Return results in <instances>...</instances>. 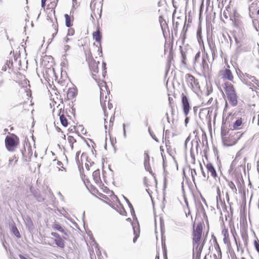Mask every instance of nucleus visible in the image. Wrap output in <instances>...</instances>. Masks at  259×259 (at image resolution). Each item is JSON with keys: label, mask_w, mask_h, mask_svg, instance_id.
Segmentation results:
<instances>
[{"label": "nucleus", "mask_w": 259, "mask_h": 259, "mask_svg": "<svg viewBox=\"0 0 259 259\" xmlns=\"http://www.w3.org/2000/svg\"><path fill=\"white\" fill-rule=\"evenodd\" d=\"M224 89L228 100L232 106H235L238 104L237 96L233 85L229 82L224 83Z\"/></svg>", "instance_id": "f257e3e1"}, {"label": "nucleus", "mask_w": 259, "mask_h": 259, "mask_svg": "<svg viewBox=\"0 0 259 259\" xmlns=\"http://www.w3.org/2000/svg\"><path fill=\"white\" fill-rule=\"evenodd\" d=\"M19 142V138L14 134L7 136L5 139V145L9 151H13Z\"/></svg>", "instance_id": "f03ea898"}, {"label": "nucleus", "mask_w": 259, "mask_h": 259, "mask_svg": "<svg viewBox=\"0 0 259 259\" xmlns=\"http://www.w3.org/2000/svg\"><path fill=\"white\" fill-rule=\"evenodd\" d=\"M203 224L199 223L197 225L195 229H194L193 232V246H199V242L202 236L203 229Z\"/></svg>", "instance_id": "7ed1b4c3"}, {"label": "nucleus", "mask_w": 259, "mask_h": 259, "mask_svg": "<svg viewBox=\"0 0 259 259\" xmlns=\"http://www.w3.org/2000/svg\"><path fill=\"white\" fill-rule=\"evenodd\" d=\"M87 60L88 61V64L91 71L92 72L93 78L97 80V75L94 73L98 72V65L100 63L99 61H96L94 59H89V57H87Z\"/></svg>", "instance_id": "20e7f679"}, {"label": "nucleus", "mask_w": 259, "mask_h": 259, "mask_svg": "<svg viewBox=\"0 0 259 259\" xmlns=\"http://www.w3.org/2000/svg\"><path fill=\"white\" fill-rule=\"evenodd\" d=\"M200 142V139L197 135H195V139L193 140L191 142L192 147L190 149V156L191 158L194 161L195 159V155L193 152L194 148H195L197 153L198 152V148L199 147V143Z\"/></svg>", "instance_id": "39448f33"}, {"label": "nucleus", "mask_w": 259, "mask_h": 259, "mask_svg": "<svg viewBox=\"0 0 259 259\" xmlns=\"http://www.w3.org/2000/svg\"><path fill=\"white\" fill-rule=\"evenodd\" d=\"M185 79L188 86L192 89L197 88L198 82L192 75L189 73L186 74Z\"/></svg>", "instance_id": "423d86ee"}, {"label": "nucleus", "mask_w": 259, "mask_h": 259, "mask_svg": "<svg viewBox=\"0 0 259 259\" xmlns=\"http://www.w3.org/2000/svg\"><path fill=\"white\" fill-rule=\"evenodd\" d=\"M182 104L184 113L186 116L189 113L190 106L187 97L184 94L182 95Z\"/></svg>", "instance_id": "0eeeda50"}, {"label": "nucleus", "mask_w": 259, "mask_h": 259, "mask_svg": "<svg viewBox=\"0 0 259 259\" xmlns=\"http://www.w3.org/2000/svg\"><path fill=\"white\" fill-rule=\"evenodd\" d=\"M208 55L206 53L205 56H203L201 59V61L199 65L200 69L202 73H205L208 72L209 70V66L207 63Z\"/></svg>", "instance_id": "6e6552de"}, {"label": "nucleus", "mask_w": 259, "mask_h": 259, "mask_svg": "<svg viewBox=\"0 0 259 259\" xmlns=\"http://www.w3.org/2000/svg\"><path fill=\"white\" fill-rule=\"evenodd\" d=\"M93 36L94 39H95L96 42L100 44V47L98 49L99 54H102V50L101 48V39H102V34L100 31L99 29H98L96 31L94 32L93 34Z\"/></svg>", "instance_id": "1a4fd4ad"}, {"label": "nucleus", "mask_w": 259, "mask_h": 259, "mask_svg": "<svg viewBox=\"0 0 259 259\" xmlns=\"http://www.w3.org/2000/svg\"><path fill=\"white\" fill-rule=\"evenodd\" d=\"M208 44L210 51L211 53L212 60H214L218 57V51L215 42L212 40L208 39Z\"/></svg>", "instance_id": "9d476101"}, {"label": "nucleus", "mask_w": 259, "mask_h": 259, "mask_svg": "<svg viewBox=\"0 0 259 259\" xmlns=\"http://www.w3.org/2000/svg\"><path fill=\"white\" fill-rule=\"evenodd\" d=\"M221 75L224 79L233 81V75L231 71L229 68H226L225 70H222L221 71Z\"/></svg>", "instance_id": "9b49d317"}, {"label": "nucleus", "mask_w": 259, "mask_h": 259, "mask_svg": "<svg viewBox=\"0 0 259 259\" xmlns=\"http://www.w3.org/2000/svg\"><path fill=\"white\" fill-rule=\"evenodd\" d=\"M150 157L147 153H145L144 165L146 170L149 172L152 175H154L150 165Z\"/></svg>", "instance_id": "f8f14e48"}, {"label": "nucleus", "mask_w": 259, "mask_h": 259, "mask_svg": "<svg viewBox=\"0 0 259 259\" xmlns=\"http://www.w3.org/2000/svg\"><path fill=\"white\" fill-rule=\"evenodd\" d=\"M259 9V0H254L249 7V14H253L254 13Z\"/></svg>", "instance_id": "ddd939ff"}, {"label": "nucleus", "mask_w": 259, "mask_h": 259, "mask_svg": "<svg viewBox=\"0 0 259 259\" xmlns=\"http://www.w3.org/2000/svg\"><path fill=\"white\" fill-rule=\"evenodd\" d=\"M206 168L208 172L210 173L211 176L213 178H216L218 176L215 169L211 163H208L207 164Z\"/></svg>", "instance_id": "4468645a"}, {"label": "nucleus", "mask_w": 259, "mask_h": 259, "mask_svg": "<svg viewBox=\"0 0 259 259\" xmlns=\"http://www.w3.org/2000/svg\"><path fill=\"white\" fill-rule=\"evenodd\" d=\"M228 131L227 129L225 128L224 126H222L221 127V137L223 142L224 144L227 145L228 146H230L231 144H229L227 143L226 136L228 134Z\"/></svg>", "instance_id": "2eb2a0df"}, {"label": "nucleus", "mask_w": 259, "mask_h": 259, "mask_svg": "<svg viewBox=\"0 0 259 259\" xmlns=\"http://www.w3.org/2000/svg\"><path fill=\"white\" fill-rule=\"evenodd\" d=\"M66 239V238L63 237H60L57 239H54V241L55 244L59 247L61 248H64L65 247V241L64 240Z\"/></svg>", "instance_id": "dca6fc26"}, {"label": "nucleus", "mask_w": 259, "mask_h": 259, "mask_svg": "<svg viewBox=\"0 0 259 259\" xmlns=\"http://www.w3.org/2000/svg\"><path fill=\"white\" fill-rule=\"evenodd\" d=\"M52 228L54 230L62 232L66 236L67 235V231L64 229L58 223L55 222L53 225Z\"/></svg>", "instance_id": "f3484780"}, {"label": "nucleus", "mask_w": 259, "mask_h": 259, "mask_svg": "<svg viewBox=\"0 0 259 259\" xmlns=\"http://www.w3.org/2000/svg\"><path fill=\"white\" fill-rule=\"evenodd\" d=\"M241 238L243 241L245 247H247L248 245V237L247 230H241Z\"/></svg>", "instance_id": "a211bd4d"}, {"label": "nucleus", "mask_w": 259, "mask_h": 259, "mask_svg": "<svg viewBox=\"0 0 259 259\" xmlns=\"http://www.w3.org/2000/svg\"><path fill=\"white\" fill-rule=\"evenodd\" d=\"M93 179L96 184L101 183L100 178V172L99 169L95 170L93 173Z\"/></svg>", "instance_id": "6ab92c4d"}, {"label": "nucleus", "mask_w": 259, "mask_h": 259, "mask_svg": "<svg viewBox=\"0 0 259 259\" xmlns=\"http://www.w3.org/2000/svg\"><path fill=\"white\" fill-rule=\"evenodd\" d=\"M77 93L74 89L70 88L67 94V97L68 100L72 99L76 97Z\"/></svg>", "instance_id": "aec40b11"}, {"label": "nucleus", "mask_w": 259, "mask_h": 259, "mask_svg": "<svg viewBox=\"0 0 259 259\" xmlns=\"http://www.w3.org/2000/svg\"><path fill=\"white\" fill-rule=\"evenodd\" d=\"M33 193L34 197L36 199L37 201L42 202L44 200V198L40 193V192L38 191L34 190V191H31Z\"/></svg>", "instance_id": "412c9836"}, {"label": "nucleus", "mask_w": 259, "mask_h": 259, "mask_svg": "<svg viewBox=\"0 0 259 259\" xmlns=\"http://www.w3.org/2000/svg\"><path fill=\"white\" fill-rule=\"evenodd\" d=\"M243 134V133L238 132L235 133L234 135H232V138L233 140H234L233 144H235L237 142V141L241 138V137H242ZM231 145H232V144H231Z\"/></svg>", "instance_id": "4be33fe9"}, {"label": "nucleus", "mask_w": 259, "mask_h": 259, "mask_svg": "<svg viewBox=\"0 0 259 259\" xmlns=\"http://www.w3.org/2000/svg\"><path fill=\"white\" fill-rule=\"evenodd\" d=\"M244 84L248 86L249 87L250 89H251L252 91H256L257 90L259 89V88H258L256 85L255 86L252 82H250V81H249L248 80L247 81H246L244 83Z\"/></svg>", "instance_id": "5701e85b"}, {"label": "nucleus", "mask_w": 259, "mask_h": 259, "mask_svg": "<svg viewBox=\"0 0 259 259\" xmlns=\"http://www.w3.org/2000/svg\"><path fill=\"white\" fill-rule=\"evenodd\" d=\"M217 207H218L219 202L221 204H223L225 203L223 202V200L221 199V191H220V189L219 187L217 188ZM224 205H226L225 204H224Z\"/></svg>", "instance_id": "b1692460"}, {"label": "nucleus", "mask_w": 259, "mask_h": 259, "mask_svg": "<svg viewBox=\"0 0 259 259\" xmlns=\"http://www.w3.org/2000/svg\"><path fill=\"white\" fill-rule=\"evenodd\" d=\"M180 49L182 56V63L185 65L186 64V52L183 50L181 46H180Z\"/></svg>", "instance_id": "393cba45"}, {"label": "nucleus", "mask_w": 259, "mask_h": 259, "mask_svg": "<svg viewBox=\"0 0 259 259\" xmlns=\"http://www.w3.org/2000/svg\"><path fill=\"white\" fill-rule=\"evenodd\" d=\"M60 120L61 124L63 126H64V127L67 126L68 120L64 114H62V115H60Z\"/></svg>", "instance_id": "a878e982"}, {"label": "nucleus", "mask_w": 259, "mask_h": 259, "mask_svg": "<svg viewBox=\"0 0 259 259\" xmlns=\"http://www.w3.org/2000/svg\"><path fill=\"white\" fill-rule=\"evenodd\" d=\"M200 52H198L195 55L193 62V66L194 68L197 67V63H199L200 60Z\"/></svg>", "instance_id": "bb28decb"}, {"label": "nucleus", "mask_w": 259, "mask_h": 259, "mask_svg": "<svg viewBox=\"0 0 259 259\" xmlns=\"http://www.w3.org/2000/svg\"><path fill=\"white\" fill-rule=\"evenodd\" d=\"M159 21L160 24V26L161 27V29L163 31V34L164 35V31L163 29L164 25H165L166 26H167V24L166 23V21L163 19V17L162 16H160L159 17Z\"/></svg>", "instance_id": "cd10ccee"}, {"label": "nucleus", "mask_w": 259, "mask_h": 259, "mask_svg": "<svg viewBox=\"0 0 259 259\" xmlns=\"http://www.w3.org/2000/svg\"><path fill=\"white\" fill-rule=\"evenodd\" d=\"M242 124V118H239L237 119L233 123V127L234 130L239 129V127Z\"/></svg>", "instance_id": "c85d7f7f"}, {"label": "nucleus", "mask_w": 259, "mask_h": 259, "mask_svg": "<svg viewBox=\"0 0 259 259\" xmlns=\"http://www.w3.org/2000/svg\"><path fill=\"white\" fill-rule=\"evenodd\" d=\"M64 17L65 18L66 26L67 27H71L72 25V24L71 23L70 16L69 15L66 14H65Z\"/></svg>", "instance_id": "c756f323"}, {"label": "nucleus", "mask_w": 259, "mask_h": 259, "mask_svg": "<svg viewBox=\"0 0 259 259\" xmlns=\"http://www.w3.org/2000/svg\"><path fill=\"white\" fill-rule=\"evenodd\" d=\"M164 133L165 134V140H166L167 139H168L169 138V134H170V131H168V130H166V131H164ZM168 143L169 144V141L168 140L167 141H165V145H166V147L167 148V150L168 151L169 150V149L170 148V146L168 145Z\"/></svg>", "instance_id": "7c9ffc66"}, {"label": "nucleus", "mask_w": 259, "mask_h": 259, "mask_svg": "<svg viewBox=\"0 0 259 259\" xmlns=\"http://www.w3.org/2000/svg\"><path fill=\"white\" fill-rule=\"evenodd\" d=\"M237 73L239 78L243 83L247 80V78H245V73H242L240 70H239V72L237 71Z\"/></svg>", "instance_id": "2f4dec72"}, {"label": "nucleus", "mask_w": 259, "mask_h": 259, "mask_svg": "<svg viewBox=\"0 0 259 259\" xmlns=\"http://www.w3.org/2000/svg\"><path fill=\"white\" fill-rule=\"evenodd\" d=\"M133 229L134 233V235H135V236H134V239H133V242H134V243H135L136 242L138 238L139 237L140 230H139V228H137V230H138V231L137 232V231L135 229V227L133 225Z\"/></svg>", "instance_id": "473e14b6"}, {"label": "nucleus", "mask_w": 259, "mask_h": 259, "mask_svg": "<svg viewBox=\"0 0 259 259\" xmlns=\"http://www.w3.org/2000/svg\"><path fill=\"white\" fill-rule=\"evenodd\" d=\"M11 231L15 235V236L16 237H17V238H20L21 237V236H20V234L19 233V232L18 230V229L17 228V227L16 226H13L11 228Z\"/></svg>", "instance_id": "72a5a7b5"}, {"label": "nucleus", "mask_w": 259, "mask_h": 259, "mask_svg": "<svg viewBox=\"0 0 259 259\" xmlns=\"http://www.w3.org/2000/svg\"><path fill=\"white\" fill-rule=\"evenodd\" d=\"M93 3H94V1H92L91 2V5H90V8H91V10L92 11V13L91 14V16L92 18V21H94L95 18H94V16H95L96 17V15L95 13V5H93Z\"/></svg>", "instance_id": "f704fd0d"}, {"label": "nucleus", "mask_w": 259, "mask_h": 259, "mask_svg": "<svg viewBox=\"0 0 259 259\" xmlns=\"http://www.w3.org/2000/svg\"><path fill=\"white\" fill-rule=\"evenodd\" d=\"M252 23L254 27L256 30L258 31L259 30V18L252 20Z\"/></svg>", "instance_id": "c9c22d12"}, {"label": "nucleus", "mask_w": 259, "mask_h": 259, "mask_svg": "<svg viewBox=\"0 0 259 259\" xmlns=\"http://www.w3.org/2000/svg\"><path fill=\"white\" fill-rule=\"evenodd\" d=\"M203 247V244H201L200 245L199 244V246L197 248H196V246H193V250L201 254Z\"/></svg>", "instance_id": "e433bc0d"}, {"label": "nucleus", "mask_w": 259, "mask_h": 259, "mask_svg": "<svg viewBox=\"0 0 259 259\" xmlns=\"http://www.w3.org/2000/svg\"><path fill=\"white\" fill-rule=\"evenodd\" d=\"M228 186L232 190L233 192H237L236 187L235 184H234V183L232 182V181H229L228 182Z\"/></svg>", "instance_id": "4c0bfd02"}, {"label": "nucleus", "mask_w": 259, "mask_h": 259, "mask_svg": "<svg viewBox=\"0 0 259 259\" xmlns=\"http://www.w3.org/2000/svg\"><path fill=\"white\" fill-rule=\"evenodd\" d=\"M58 1V0H54V1L51 2L50 4L48 5V7H49V8L52 9H54L57 6V3Z\"/></svg>", "instance_id": "58836bf2"}, {"label": "nucleus", "mask_w": 259, "mask_h": 259, "mask_svg": "<svg viewBox=\"0 0 259 259\" xmlns=\"http://www.w3.org/2000/svg\"><path fill=\"white\" fill-rule=\"evenodd\" d=\"M250 80V82L254 83L258 88H259V80L255 76H252Z\"/></svg>", "instance_id": "ea45409f"}, {"label": "nucleus", "mask_w": 259, "mask_h": 259, "mask_svg": "<svg viewBox=\"0 0 259 259\" xmlns=\"http://www.w3.org/2000/svg\"><path fill=\"white\" fill-rule=\"evenodd\" d=\"M162 251H163L164 259L167 258V250H166V248L165 245L164 243V244L162 243Z\"/></svg>", "instance_id": "a19ab883"}, {"label": "nucleus", "mask_w": 259, "mask_h": 259, "mask_svg": "<svg viewBox=\"0 0 259 259\" xmlns=\"http://www.w3.org/2000/svg\"><path fill=\"white\" fill-rule=\"evenodd\" d=\"M18 56H14V64H18L19 66H21V60Z\"/></svg>", "instance_id": "79ce46f5"}, {"label": "nucleus", "mask_w": 259, "mask_h": 259, "mask_svg": "<svg viewBox=\"0 0 259 259\" xmlns=\"http://www.w3.org/2000/svg\"><path fill=\"white\" fill-rule=\"evenodd\" d=\"M254 246L255 250L259 253V241L258 239L254 241Z\"/></svg>", "instance_id": "37998d69"}, {"label": "nucleus", "mask_w": 259, "mask_h": 259, "mask_svg": "<svg viewBox=\"0 0 259 259\" xmlns=\"http://www.w3.org/2000/svg\"><path fill=\"white\" fill-rule=\"evenodd\" d=\"M201 254L193 250V259H200Z\"/></svg>", "instance_id": "c03bdc74"}, {"label": "nucleus", "mask_w": 259, "mask_h": 259, "mask_svg": "<svg viewBox=\"0 0 259 259\" xmlns=\"http://www.w3.org/2000/svg\"><path fill=\"white\" fill-rule=\"evenodd\" d=\"M67 139L70 144H73V143L76 142V140L74 138V137L71 136H69L68 137Z\"/></svg>", "instance_id": "a18cd8bd"}, {"label": "nucleus", "mask_w": 259, "mask_h": 259, "mask_svg": "<svg viewBox=\"0 0 259 259\" xmlns=\"http://www.w3.org/2000/svg\"><path fill=\"white\" fill-rule=\"evenodd\" d=\"M191 173L192 181L195 183V176L197 175L196 171L195 169H191Z\"/></svg>", "instance_id": "49530a36"}, {"label": "nucleus", "mask_w": 259, "mask_h": 259, "mask_svg": "<svg viewBox=\"0 0 259 259\" xmlns=\"http://www.w3.org/2000/svg\"><path fill=\"white\" fill-rule=\"evenodd\" d=\"M14 64L13 61L12 60H7L6 62V65L8 66L9 68H11Z\"/></svg>", "instance_id": "de8ad7c7"}, {"label": "nucleus", "mask_w": 259, "mask_h": 259, "mask_svg": "<svg viewBox=\"0 0 259 259\" xmlns=\"http://www.w3.org/2000/svg\"><path fill=\"white\" fill-rule=\"evenodd\" d=\"M173 26H174V31L175 32V34H176L178 31V26L179 25V23L178 22H176V23L174 22V20H173Z\"/></svg>", "instance_id": "09e8293b"}, {"label": "nucleus", "mask_w": 259, "mask_h": 259, "mask_svg": "<svg viewBox=\"0 0 259 259\" xmlns=\"http://www.w3.org/2000/svg\"><path fill=\"white\" fill-rule=\"evenodd\" d=\"M52 26L53 27V28L55 30V31L52 34L53 37H54L57 34V33L58 32V25H57V24H53Z\"/></svg>", "instance_id": "8fccbe9b"}, {"label": "nucleus", "mask_w": 259, "mask_h": 259, "mask_svg": "<svg viewBox=\"0 0 259 259\" xmlns=\"http://www.w3.org/2000/svg\"><path fill=\"white\" fill-rule=\"evenodd\" d=\"M235 240L236 244L237 245V250L238 251H241V253H243L244 252V249H243L242 245H240V244L239 245H238L237 241H236V239L235 238Z\"/></svg>", "instance_id": "3c124183"}, {"label": "nucleus", "mask_w": 259, "mask_h": 259, "mask_svg": "<svg viewBox=\"0 0 259 259\" xmlns=\"http://www.w3.org/2000/svg\"><path fill=\"white\" fill-rule=\"evenodd\" d=\"M114 119H115L114 116H112L111 117L110 119V121H109V127H110L113 126V122H114Z\"/></svg>", "instance_id": "603ef678"}, {"label": "nucleus", "mask_w": 259, "mask_h": 259, "mask_svg": "<svg viewBox=\"0 0 259 259\" xmlns=\"http://www.w3.org/2000/svg\"><path fill=\"white\" fill-rule=\"evenodd\" d=\"M81 158H83V157H85L86 159H87V161L88 162H89L91 164V165H93L94 164V162H90V161L88 160V158L87 156V154H85L84 153H83L82 154H81Z\"/></svg>", "instance_id": "864d4df0"}, {"label": "nucleus", "mask_w": 259, "mask_h": 259, "mask_svg": "<svg viewBox=\"0 0 259 259\" xmlns=\"http://www.w3.org/2000/svg\"><path fill=\"white\" fill-rule=\"evenodd\" d=\"M74 30L73 29H72V28L69 29L67 36H72L74 34Z\"/></svg>", "instance_id": "5fc2aeb1"}, {"label": "nucleus", "mask_w": 259, "mask_h": 259, "mask_svg": "<svg viewBox=\"0 0 259 259\" xmlns=\"http://www.w3.org/2000/svg\"><path fill=\"white\" fill-rule=\"evenodd\" d=\"M51 235L54 237L55 238V239H57L61 237L60 235L56 232H52Z\"/></svg>", "instance_id": "6e6d98bb"}, {"label": "nucleus", "mask_w": 259, "mask_h": 259, "mask_svg": "<svg viewBox=\"0 0 259 259\" xmlns=\"http://www.w3.org/2000/svg\"><path fill=\"white\" fill-rule=\"evenodd\" d=\"M148 131H149V133H150V135L151 136L152 138L154 140H155L156 141H157H157H158V140H157V139L156 138V137H155V135H154L153 134H152V132H151V130H150V127L148 128Z\"/></svg>", "instance_id": "4d7b16f0"}, {"label": "nucleus", "mask_w": 259, "mask_h": 259, "mask_svg": "<svg viewBox=\"0 0 259 259\" xmlns=\"http://www.w3.org/2000/svg\"><path fill=\"white\" fill-rule=\"evenodd\" d=\"M186 30H184V27L183 28V31L181 33V36L183 38V41L184 42V39H185V33H186Z\"/></svg>", "instance_id": "13d9d810"}, {"label": "nucleus", "mask_w": 259, "mask_h": 259, "mask_svg": "<svg viewBox=\"0 0 259 259\" xmlns=\"http://www.w3.org/2000/svg\"><path fill=\"white\" fill-rule=\"evenodd\" d=\"M190 140V136H189L186 139L185 142V148H187V143Z\"/></svg>", "instance_id": "bf43d9fd"}, {"label": "nucleus", "mask_w": 259, "mask_h": 259, "mask_svg": "<svg viewBox=\"0 0 259 259\" xmlns=\"http://www.w3.org/2000/svg\"><path fill=\"white\" fill-rule=\"evenodd\" d=\"M80 153V151L77 152L75 156V160L76 161V162L77 163L79 161V155Z\"/></svg>", "instance_id": "052dcab7"}, {"label": "nucleus", "mask_w": 259, "mask_h": 259, "mask_svg": "<svg viewBox=\"0 0 259 259\" xmlns=\"http://www.w3.org/2000/svg\"><path fill=\"white\" fill-rule=\"evenodd\" d=\"M123 197L124 200L126 201V203H127L128 206L129 207H132V204L130 202L129 200L126 197H125V196H123Z\"/></svg>", "instance_id": "680f3d73"}, {"label": "nucleus", "mask_w": 259, "mask_h": 259, "mask_svg": "<svg viewBox=\"0 0 259 259\" xmlns=\"http://www.w3.org/2000/svg\"><path fill=\"white\" fill-rule=\"evenodd\" d=\"M252 76L248 73H245V78H247V80H248V79H251V77H252Z\"/></svg>", "instance_id": "e2e57ef3"}, {"label": "nucleus", "mask_w": 259, "mask_h": 259, "mask_svg": "<svg viewBox=\"0 0 259 259\" xmlns=\"http://www.w3.org/2000/svg\"><path fill=\"white\" fill-rule=\"evenodd\" d=\"M123 136L125 138L126 137V134L125 131V124L124 123L123 124Z\"/></svg>", "instance_id": "0e129e2a"}, {"label": "nucleus", "mask_w": 259, "mask_h": 259, "mask_svg": "<svg viewBox=\"0 0 259 259\" xmlns=\"http://www.w3.org/2000/svg\"><path fill=\"white\" fill-rule=\"evenodd\" d=\"M78 128H80L81 132L82 134H84L85 133L86 131H84V128H83V126L82 125H79L78 126Z\"/></svg>", "instance_id": "69168bd1"}, {"label": "nucleus", "mask_w": 259, "mask_h": 259, "mask_svg": "<svg viewBox=\"0 0 259 259\" xmlns=\"http://www.w3.org/2000/svg\"><path fill=\"white\" fill-rule=\"evenodd\" d=\"M200 169H201V170L202 174V175H203V177H204V178H205V177H206V174H205V172H204V170H203V169L202 166V165H201V163H200Z\"/></svg>", "instance_id": "338daca9"}, {"label": "nucleus", "mask_w": 259, "mask_h": 259, "mask_svg": "<svg viewBox=\"0 0 259 259\" xmlns=\"http://www.w3.org/2000/svg\"><path fill=\"white\" fill-rule=\"evenodd\" d=\"M172 56H173L172 52V51L171 50V51H170V52H169V55H168V59L169 60H170V59H171V58H172Z\"/></svg>", "instance_id": "774afa93"}]
</instances>
